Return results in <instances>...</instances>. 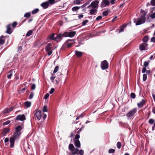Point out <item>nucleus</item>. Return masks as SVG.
<instances>
[{
    "label": "nucleus",
    "instance_id": "6ab92c4d",
    "mask_svg": "<svg viewBox=\"0 0 155 155\" xmlns=\"http://www.w3.org/2000/svg\"><path fill=\"white\" fill-rule=\"evenodd\" d=\"M5 41V39L4 36H3L0 37V44L2 45L3 44Z\"/></svg>",
    "mask_w": 155,
    "mask_h": 155
},
{
    "label": "nucleus",
    "instance_id": "ddd939ff",
    "mask_svg": "<svg viewBox=\"0 0 155 155\" xmlns=\"http://www.w3.org/2000/svg\"><path fill=\"white\" fill-rule=\"evenodd\" d=\"M74 143L75 146L77 148H80L81 147V143L78 140H75L74 139Z\"/></svg>",
    "mask_w": 155,
    "mask_h": 155
},
{
    "label": "nucleus",
    "instance_id": "3c124183",
    "mask_svg": "<svg viewBox=\"0 0 155 155\" xmlns=\"http://www.w3.org/2000/svg\"><path fill=\"white\" fill-rule=\"evenodd\" d=\"M88 22V21L87 20H85L82 23V24L83 25H85L87 22Z\"/></svg>",
    "mask_w": 155,
    "mask_h": 155
},
{
    "label": "nucleus",
    "instance_id": "864d4df0",
    "mask_svg": "<svg viewBox=\"0 0 155 155\" xmlns=\"http://www.w3.org/2000/svg\"><path fill=\"white\" fill-rule=\"evenodd\" d=\"M49 94L48 93L46 94L44 96V98L45 99H47L49 97Z\"/></svg>",
    "mask_w": 155,
    "mask_h": 155
},
{
    "label": "nucleus",
    "instance_id": "4c0bfd02",
    "mask_svg": "<svg viewBox=\"0 0 155 155\" xmlns=\"http://www.w3.org/2000/svg\"><path fill=\"white\" fill-rule=\"evenodd\" d=\"M55 78V75L54 74H52L51 77L50 78L51 80L52 81H53L54 78Z\"/></svg>",
    "mask_w": 155,
    "mask_h": 155
},
{
    "label": "nucleus",
    "instance_id": "13d9d810",
    "mask_svg": "<svg viewBox=\"0 0 155 155\" xmlns=\"http://www.w3.org/2000/svg\"><path fill=\"white\" fill-rule=\"evenodd\" d=\"M146 70L147 69L146 67H144L143 68L142 72L143 73H144L146 71Z\"/></svg>",
    "mask_w": 155,
    "mask_h": 155
},
{
    "label": "nucleus",
    "instance_id": "393cba45",
    "mask_svg": "<svg viewBox=\"0 0 155 155\" xmlns=\"http://www.w3.org/2000/svg\"><path fill=\"white\" fill-rule=\"evenodd\" d=\"M81 1L80 0H74V4L78 5L80 4Z\"/></svg>",
    "mask_w": 155,
    "mask_h": 155
},
{
    "label": "nucleus",
    "instance_id": "c9c22d12",
    "mask_svg": "<svg viewBox=\"0 0 155 155\" xmlns=\"http://www.w3.org/2000/svg\"><path fill=\"white\" fill-rule=\"evenodd\" d=\"M147 79V75L146 74H144L143 75V79L144 81H145Z\"/></svg>",
    "mask_w": 155,
    "mask_h": 155
},
{
    "label": "nucleus",
    "instance_id": "473e14b6",
    "mask_svg": "<svg viewBox=\"0 0 155 155\" xmlns=\"http://www.w3.org/2000/svg\"><path fill=\"white\" fill-rule=\"evenodd\" d=\"M54 34H52L49 37V38L51 40H54Z\"/></svg>",
    "mask_w": 155,
    "mask_h": 155
},
{
    "label": "nucleus",
    "instance_id": "a18cd8bd",
    "mask_svg": "<svg viewBox=\"0 0 155 155\" xmlns=\"http://www.w3.org/2000/svg\"><path fill=\"white\" fill-rule=\"evenodd\" d=\"M25 90V88H22L21 90H18V91H19L20 93H24Z\"/></svg>",
    "mask_w": 155,
    "mask_h": 155
},
{
    "label": "nucleus",
    "instance_id": "f257e3e1",
    "mask_svg": "<svg viewBox=\"0 0 155 155\" xmlns=\"http://www.w3.org/2000/svg\"><path fill=\"white\" fill-rule=\"evenodd\" d=\"M22 129V127L20 125L15 127V130L13 135L10 138V147H11L12 148L14 147L15 141L19 137L21 134V131Z\"/></svg>",
    "mask_w": 155,
    "mask_h": 155
},
{
    "label": "nucleus",
    "instance_id": "39448f33",
    "mask_svg": "<svg viewBox=\"0 0 155 155\" xmlns=\"http://www.w3.org/2000/svg\"><path fill=\"white\" fill-rule=\"evenodd\" d=\"M76 33L75 31H71L70 32H64L63 34L64 37H73L74 36Z\"/></svg>",
    "mask_w": 155,
    "mask_h": 155
},
{
    "label": "nucleus",
    "instance_id": "49530a36",
    "mask_svg": "<svg viewBox=\"0 0 155 155\" xmlns=\"http://www.w3.org/2000/svg\"><path fill=\"white\" fill-rule=\"evenodd\" d=\"M10 111L8 109H5L4 110V113L5 114H6L7 113H8Z\"/></svg>",
    "mask_w": 155,
    "mask_h": 155
},
{
    "label": "nucleus",
    "instance_id": "0eeeda50",
    "mask_svg": "<svg viewBox=\"0 0 155 155\" xmlns=\"http://www.w3.org/2000/svg\"><path fill=\"white\" fill-rule=\"evenodd\" d=\"M108 63L106 60L103 61L101 64V67L102 70H105L108 68Z\"/></svg>",
    "mask_w": 155,
    "mask_h": 155
},
{
    "label": "nucleus",
    "instance_id": "7ed1b4c3",
    "mask_svg": "<svg viewBox=\"0 0 155 155\" xmlns=\"http://www.w3.org/2000/svg\"><path fill=\"white\" fill-rule=\"evenodd\" d=\"M68 148L69 150L71 152V154L72 155L78 154L79 149L77 148H75L72 144L71 143L69 144Z\"/></svg>",
    "mask_w": 155,
    "mask_h": 155
},
{
    "label": "nucleus",
    "instance_id": "052dcab7",
    "mask_svg": "<svg viewBox=\"0 0 155 155\" xmlns=\"http://www.w3.org/2000/svg\"><path fill=\"white\" fill-rule=\"evenodd\" d=\"M52 51H49L47 53L48 55H50L52 53Z\"/></svg>",
    "mask_w": 155,
    "mask_h": 155
},
{
    "label": "nucleus",
    "instance_id": "37998d69",
    "mask_svg": "<svg viewBox=\"0 0 155 155\" xmlns=\"http://www.w3.org/2000/svg\"><path fill=\"white\" fill-rule=\"evenodd\" d=\"M126 27V25H124L122 27V28L120 29L119 31V32L123 31L124 30V28H125Z\"/></svg>",
    "mask_w": 155,
    "mask_h": 155
},
{
    "label": "nucleus",
    "instance_id": "cd10ccee",
    "mask_svg": "<svg viewBox=\"0 0 155 155\" xmlns=\"http://www.w3.org/2000/svg\"><path fill=\"white\" fill-rule=\"evenodd\" d=\"M24 105L26 108H28L29 107V102L28 101H26L24 103Z\"/></svg>",
    "mask_w": 155,
    "mask_h": 155
},
{
    "label": "nucleus",
    "instance_id": "c85d7f7f",
    "mask_svg": "<svg viewBox=\"0 0 155 155\" xmlns=\"http://www.w3.org/2000/svg\"><path fill=\"white\" fill-rule=\"evenodd\" d=\"M31 90H34L36 88V85L35 84H31Z\"/></svg>",
    "mask_w": 155,
    "mask_h": 155
},
{
    "label": "nucleus",
    "instance_id": "09e8293b",
    "mask_svg": "<svg viewBox=\"0 0 155 155\" xmlns=\"http://www.w3.org/2000/svg\"><path fill=\"white\" fill-rule=\"evenodd\" d=\"M80 135L78 134H77L76 135L75 138L74 139H75V140H78V139L80 138Z\"/></svg>",
    "mask_w": 155,
    "mask_h": 155
},
{
    "label": "nucleus",
    "instance_id": "5fc2aeb1",
    "mask_svg": "<svg viewBox=\"0 0 155 155\" xmlns=\"http://www.w3.org/2000/svg\"><path fill=\"white\" fill-rule=\"evenodd\" d=\"M151 4L152 5H155V0H152L151 1Z\"/></svg>",
    "mask_w": 155,
    "mask_h": 155
},
{
    "label": "nucleus",
    "instance_id": "4d7b16f0",
    "mask_svg": "<svg viewBox=\"0 0 155 155\" xmlns=\"http://www.w3.org/2000/svg\"><path fill=\"white\" fill-rule=\"evenodd\" d=\"M102 18V17L101 16H99L96 18V20L97 21H99L101 20Z\"/></svg>",
    "mask_w": 155,
    "mask_h": 155
},
{
    "label": "nucleus",
    "instance_id": "e433bc0d",
    "mask_svg": "<svg viewBox=\"0 0 155 155\" xmlns=\"http://www.w3.org/2000/svg\"><path fill=\"white\" fill-rule=\"evenodd\" d=\"M79 8V7L78 6H75L73 7L72 8V10L73 11H76L78 10Z\"/></svg>",
    "mask_w": 155,
    "mask_h": 155
},
{
    "label": "nucleus",
    "instance_id": "774afa93",
    "mask_svg": "<svg viewBox=\"0 0 155 155\" xmlns=\"http://www.w3.org/2000/svg\"><path fill=\"white\" fill-rule=\"evenodd\" d=\"M14 109L13 107H10L8 109L10 111Z\"/></svg>",
    "mask_w": 155,
    "mask_h": 155
},
{
    "label": "nucleus",
    "instance_id": "b1692460",
    "mask_svg": "<svg viewBox=\"0 0 155 155\" xmlns=\"http://www.w3.org/2000/svg\"><path fill=\"white\" fill-rule=\"evenodd\" d=\"M39 11L38 8H36L32 11L31 13L33 14H35L38 13Z\"/></svg>",
    "mask_w": 155,
    "mask_h": 155
},
{
    "label": "nucleus",
    "instance_id": "72a5a7b5",
    "mask_svg": "<svg viewBox=\"0 0 155 155\" xmlns=\"http://www.w3.org/2000/svg\"><path fill=\"white\" fill-rule=\"evenodd\" d=\"M34 94V93L33 92H31V94H30V99H31L33 98Z\"/></svg>",
    "mask_w": 155,
    "mask_h": 155
},
{
    "label": "nucleus",
    "instance_id": "7c9ffc66",
    "mask_svg": "<svg viewBox=\"0 0 155 155\" xmlns=\"http://www.w3.org/2000/svg\"><path fill=\"white\" fill-rule=\"evenodd\" d=\"M115 152V150L113 149H110L108 150V153H114Z\"/></svg>",
    "mask_w": 155,
    "mask_h": 155
},
{
    "label": "nucleus",
    "instance_id": "f3484780",
    "mask_svg": "<svg viewBox=\"0 0 155 155\" xmlns=\"http://www.w3.org/2000/svg\"><path fill=\"white\" fill-rule=\"evenodd\" d=\"M145 104V101L144 100H142L140 103H137V106L139 108H140L143 107L144 104Z\"/></svg>",
    "mask_w": 155,
    "mask_h": 155
},
{
    "label": "nucleus",
    "instance_id": "338daca9",
    "mask_svg": "<svg viewBox=\"0 0 155 155\" xmlns=\"http://www.w3.org/2000/svg\"><path fill=\"white\" fill-rule=\"evenodd\" d=\"M115 0H111L110 3L112 4H114V3Z\"/></svg>",
    "mask_w": 155,
    "mask_h": 155
},
{
    "label": "nucleus",
    "instance_id": "0e129e2a",
    "mask_svg": "<svg viewBox=\"0 0 155 155\" xmlns=\"http://www.w3.org/2000/svg\"><path fill=\"white\" fill-rule=\"evenodd\" d=\"M83 17V15L82 14H81L78 16V18L80 19Z\"/></svg>",
    "mask_w": 155,
    "mask_h": 155
},
{
    "label": "nucleus",
    "instance_id": "c756f323",
    "mask_svg": "<svg viewBox=\"0 0 155 155\" xmlns=\"http://www.w3.org/2000/svg\"><path fill=\"white\" fill-rule=\"evenodd\" d=\"M78 154H79L80 155H83L84 154V151L82 150H80L78 152Z\"/></svg>",
    "mask_w": 155,
    "mask_h": 155
},
{
    "label": "nucleus",
    "instance_id": "8fccbe9b",
    "mask_svg": "<svg viewBox=\"0 0 155 155\" xmlns=\"http://www.w3.org/2000/svg\"><path fill=\"white\" fill-rule=\"evenodd\" d=\"M149 65V63L148 62L145 61L144 63V66L145 67H147Z\"/></svg>",
    "mask_w": 155,
    "mask_h": 155
},
{
    "label": "nucleus",
    "instance_id": "a19ab883",
    "mask_svg": "<svg viewBox=\"0 0 155 155\" xmlns=\"http://www.w3.org/2000/svg\"><path fill=\"white\" fill-rule=\"evenodd\" d=\"M154 122V120L152 119H150V120H149V123L150 124H152Z\"/></svg>",
    "mask_w": 155,
    "mask_h": 155
},
{
    "label": "nucleus",
    "instance_id": "4be33fe9",
    "mask_svg": "<svg viewBox=\"0 0 155 155\" xmlns=\"http://www.w3.org/2000/svg\"><path fill=\"white\" fill-rule=\"evenodd\" d=\"M57 1H55V0H49L47 1L48 2L49 4L52 5L57 2Z\"/></svg>",
    "mask_w": 155,
    "mask_h": 155
},
{
    "label": "nucleus",
    "instance_id": "a878e982",
    "mask_svg": "<svg viewBox=\"0 0 155 155\" xmlns=\"http://www.w3.org/2000/svg\"><path fill=\"white\" fill-rule=\"evenodd\" d=\"M148 39V37L147 36H145L143 39V41L144 42H147Z\"/></svg>",
    "mask_w": 155,
    "mask_h": 155
},
{
    "label": "nucleus",
    "instance_id": "20e7f679",
    "mask_svg": "<svg viewBox=\"0 0 155 155\" xmlns=\"http://www.w3.org/2000/svg\"><path fill=\"white\" fill-rule=\"evenodd\" d=\"M137 111V109L135 108L129 111L126 115L127 117L129 119L131 118Z\"/></svg>",
    "mask_w": 155,
    "mask_h": 155
},
{
    "label": "nucleus",
    "instance_id": "79ce46f5",
    "mask_svg": "<svg viewBox=\"0 0 155 155\" xmlns=\"http://www.w3.org/2000/svg\"><path fill=\"white\" fill-rule=\"evenodd\" d=\"M43 112L47 111V106H44L42 110Z\"/></svg>",
    "mask_w": 155,
    "mask_h": 155
},
{
    "label": "nucleus",
    "instance_id": "9b49d317",
    "mask_svg": "<svg viewBox=\"0 0 155 155\" xmlns=\"http://www.w3.org/2000/svg\"><path fill=\"white\" fill-rule=\"evenodd\" d=\"M148 44L146 43H143L140 45V49L141 51L146 50L148 46Z\"/></svg>",
    "mask_w": 155,
    "mask_h": 155
},
{
    "label": "nucleus",
    "instance_id": "a211bd4d",
    "mask_svg": "<svg viewBox=\"0 0 155 155\" xmlns=\"http://www.w3.org/2000/svg\"><path fill=\"white\" fill-rule=\"evenodd\" d=\"M75 53L77 56L78 57H81L83 54L82 52L77 51H75Z\"/></svg>",
    "mask_w": 155,
    "mask_h": 155
},
{
    "label": "nucleus",
    "instance_id": "4468645a",
    "mask_svg": "<svg viewBox=\"0 0 155 155\" xmlns=\"http://www.w3.org/2000/svg\"><path fill=\"white\" fill-rule=\"evenodd\" d=\"M97 8H92L88 13L89 15H95L97 13Z\"/></svg>",
    "mask_w": 155,
    "mask_h": 155
},
{
    "label": "nucleus",
    "instance_id": "423d86ee",
    "mask_svg": "<svg viewBox=\"0 0 155 155\" xmlns=\"http://www.w3.org/2000/svg\"><path fill=\"white\" fill-rule=\"evenodd\" d=\"M99 3V2L98 1H93L92 2L91 4L87 7V8H89L91 7L92 8H97V7Z\"/></svg>",
    "mask_w": 155,
    "mask_h": 155
},
{
    "label": "nucleus",
    "instance_id": "bf43d9fd",
    "mask_svg": "<svg viewBox=\"0 0 155 155\" xmlns=\"http://www.w3.org/2000/svg\"><path fill=\"white\" fill-rule=\"evenodd\" d=\"M151 41L153 42H155V37H153L151 39Z\"/></svg>",
    "mask_w": 155,
    "mask_h": 155
},
{
    "label": "nucleus",
    "instance_id": "412c9836",
    "mask_svg": "<svg viewBox=\"0 0 155 155\" xmlns=\"http://www.w3.org/2000/svg\"><path fill=\"white\" fill-rule=\"evenodd\" d=\"M51 44L50 43H49L47 45L45 48V50L46 51H48L51 50Z\"/></svg>",
    "mask_w": 155,
    "mask_h": 155
},
{
    "label": "nucleus",
    "instance_id": "bb28decb",
    "mask_svg": "<svg viewBox=\"0 0 155 155\" xmlns=\"http://www.w3.org/2000/svg\"><path fill=\"white\" fill-rule=\"evenodd\" d=\"M121 146V143L120 142H118L117 144V147L118 149H120Z\"/></svg>",
    "mask_w": 155,
    "mask_h": 155
},
{
    "label": "nucleus",
    "instance_id": "2f4dec72",
    "mask_svg": "<svg viewBox=\"0 0 155 155\" xmlns=\"http://www.w3.org/2000/svg\"><path fill=\"white\" fill-rule=\"evenodd\" d=\"M17 23L16 22H14L11 25V26H12V27L13 28H15L16 26L17 25Z\"/></svg>",
    "mask_w": 155,
    "mask_h": 155
},
{
    "label": "nucleus",
    "instance_id": "c03bdc74",
    "mask_svg": "<svg viewBox=\"0 0 155 155\" xmlns=\"http://www.w3.org/2000/svg\"><path fill=\"white\" fill-rule=\"evenodd\" d=\"M108 11H106L103 12L102 13V14L104 16H105L107 15H108Z\"/></svg>",
    "mask_w": 155,
    "mask_h": 155
},
{
    "label": "nucleus",
    "instance_id": "603ef678",
    "mask_svg": "<svg viewBox=\"0 0 155 155\" xmlns=\"http://www.w3.org/2000/svg\"><path fill=\"white\" fill-rule=\"evenodd\" d=\"M54 91V88H52L49 91V93L51 94H52Z\"/></svg>",
    "mask_w": 155,
    "mask_h": 155
},
{
    "label": "nucleus",
    "instance_id": "9d476101",
    "mask_svg": "<svg viewBox=\"0 0 155 155\" xmlns=\"http://www.w3.org/2000/svg\"><path fill=\"white\" fill-rule=\"evenodd\" d=\"M11 24H9L6 26L7 30L6 32L7 33L10 34L12 32L13 30L11 29Z\"/></svg>",
    "mask_w": 155,
    "mask_h": 155
},
{
    "label": "nucleus",
    "instance_id": "f03ea898",
    "mask_svg": "<svg viewBox=\"0 0 155 155\" xmlns=\"http://www.w3.org/2000/svg\"><path fill=\"white\" fill-rule=\"evenodd\" d=\"M141 13L142 14L141 15L140 18H134V23L136 24V25H141L142 24L144 23L145 21L146 18L145 16L147 15V13L145 11H143L141 9Z\"/></svg>",
    "mask_w": 155,
    "mask_h": 155
},
{
    "label": "nucleus",
    "instance_id": "6e6552de",
    "mask_svg": "<svg viewBox=\"0 0 155 155\" xmlns=\"http://www.w3.org/2000/svg\"><path fill=\"white\" fill-rule=\"evenodd\" d=\"M16 121L18 120L23 121L25 119V117L24 115H19L16 117Z\"/></svg>",
    "mask_w": 155,
    "mask_h": 155
},
{
    "label": "nucleus",
    "instance_id": "dca6fc26",
    "mask_svg": "<svg viewBox=\"0 0 155 155\" xmlns=\"http://www.w3.org/2000/svg\"><path fill=\"white\" fill-rule=\"evenodd\" d=\"M49 5L48 2H44L41 4V6L44 9L47 8Z\"/></svg>",
    "mask_w": 155,
    "mask_h": 155
},
{
    "label": "nucleus",
    "instance_id": "6e6d98bb",
    "mask_svg": "<svg viewBox=\"0 0 155 155\" xmlns=\"http://www.w3.org/2000/svg\"><path fill=\"white\" fill-rule=\"evenodd\" d=\"M72 45V44L71 43H67V46L68 48H70L71 46Z\"/></svg>",
    "mask_w": 155,
    "mask_h": 155
},
{
    "label": "nucleus",
    "instance_id": "f8f14e48",
    "mask_svg": "<svg viewBox=\"0 0 155 155\" xmlns=\"http://www.w3.org/2000/svg\"><path fill=\"white\" fill-rule=\"evenodd\" d=\"M42 112L40 110H38L36 111L35 114V115L37 117L38 120H40L41 117Z\"/></svg>",
    "mask_w": 155,
    "mask_h": 155
},
{
    "label": "nucleus",
    "instance_id": "69168bd1",
    "mask_svg": "<svg viewBox=\"0 0 155 155\" xmlns=\"http://www.w3.org/2000/svg\"><path fill=\"white\" fill-rule=\"evenodd\" d=\"M152 112L154 114H155V107L153 108Z\"/></svg>",
    "mask_w": 155,
    "mask_h": 155
},
{
    "label": "nucleus",
    "instance_id": "1a4fd4ad",
    "mask_svg": "<svg viewBox=\"0 0 155 155\" xmlns=\"http://www.w3.org/2000/svg\"><path fill=\"white\" fill-rule=\"evenodd\" d=\"M110 3V2L107 0H103L101 3V6L102 8L105 7L108 5Z\"/></svg>",
    "mask_w": 155,
    "mask_h": 155
},
{
    "label": "nucleus",
    "instance_id": "58836bf2",
    "mask_svg": "<svg viewBox=\"0 0 155 155\" xmlns=\"http://www.w3.org/2000/svg\"><path fill=\"white\" fill-rule=\"evenodd\" d=\"M10 122V120H7L5 122L3 123L2 124L3 125L5 126V125H7L9 124Z\"/></svg>",
    "mask_w": 155,
    "mask_h": 155
},
{
    "label": "nucleus",
    "instance_id": "aec40b11",
    "mask_svg": "<svg viewBox=\"0 0 155 155\" xmlns=\"http://www.w3.org/2000/svg\"><path fill=\"white\" fill-rule=\"evenodd\" d=\"M63 36L62 34H59L58 35H57L56 37L54 38V40L55 41H58V40H60L62 38V36Z\"/></svg>",
    "mask_w": 155,
    "mask_h": 155
},
{
    "label": "nucleus",
    "instance_id": "de8ad7c7",
    "mask_svg": "<svg viewBox=\"0 0 155 155\" xmlns=\"http://www.w3.org/2000/svg\"><path fill=\"white\" fill-rule=\"evenodd\" d=\"M150 17L152 19H153L155 18V12L151 15Z\"/></svg>",
    "mask_w": 155,
    "mask_h": 155
},
{
    "label": "nucleus",
    "instance_id": "e2e57ef3",
    "mask_svg": "<svg viewBox=\"0 0 155 155\" xmlns=\"http://www.w3.org/2000/svg\"><path fill=\"white\" fill-rule=\"evenodd\" d=\"M9 141V139L8 138H6L5 139V140H4V141H5V143H6V142H7L8 141Z\"/></svg>",
    "mask_w": 155,
    "mask_h": 155
},
{
    "label": "nucleus",
    "instance_id": "2eb2a0df",
    "mask_svg": "<svg viewBox=\"0 0 155 155\" xmlns=\"http://www.w3.org/2000/svg\"><path fill=\"white\" fill-rule=\"evenodd\" d=\"M10 131V129L8 128H4L2 132V135L3 136H5Z\"/></svg>",
    "mask_w": 155,
    "mask_h": 155
},
{
    "label": "nucleus",
    "instance_id": "f704fd0d",
    "mask_svg": "<svg viewBox=\"0 0 155 155\" xmlns=\"http://www.w3.org/2000/svg\"><path fill=\"white\" fill-rule=\"evenodd\" d=\"M136 97V95L134 93H132L130 94V97L133 99H134Z\"/></svg>",
    "mask_w": 155,
    "mask_h": 155
},
{
    "label": "nucleus",
    "instance_id": "680f3d73",
    "mask_svg": "<svg viewBox=\"0 0 155 155\" xmlns=\"http://www.w3.org/2000/svg\"><path fill=\"white\" fill-rule=\"evenodd\" d=\"M24 17H29V12L25 14L24 15Z\"/></svg>",
    "mask_w": 155,
    "mask_h": 155
},
{
    "label": "nucleus",
    "instance_id": "ea45409f",
    "mask_svg": "<svg viewBox=\"0 0 155 155\" xmlns=\"http://www.w3.org/2000/svg\"><path fill=\"white\" fill-rule=\"evenodd\" d=\"M58 69H59V67H58V66H56L55 67V68H54V70L53 72L54 73H56V72H57L58 71Z\"/></svg>",
    "mask_w": 155,
    "mask_h": 155
},
{
    "label": "nucleus",
    "instance_id": "5701e85b",
    "mask_svg": "<svg viewBox=\"0 0 155 155\" xmlns=\"http://www.w3.org/2000/svg\"><path fill=\"white\" fill-rule=\"evenodd\" d=\"M12 71H10L8 73V75H7V78L8 79H10L11 76H12Z\"/></svg>",
    "mask_w": 155,
    "mask_h": 155
}]
</instances>
